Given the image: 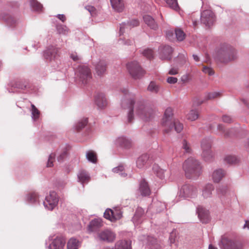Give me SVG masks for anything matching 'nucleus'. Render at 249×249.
Returning a JSON list of instances; mask_svg holds the SVG:
<instances>
[{
	"instance_id": "nucleus-1",
	"label": "nucleus",
	"mask_w": 249,
	"mask_h": 249,
	"mask_svg": "<svg viewBox=\"0 0 249 249\" xmlns=\"http://www.w3.org/2000/svg\"><path fill=\"white\" fill-rule=\"evenodd\" d=\"M124 96L121 99L120 105L122 108L128 109L127 121L132 122L134 118V113L136 117L143 122H149L154 117V111L147 106L143 101L135 103V94L129 92L127 89L122 90Z\"/></svg>"
},
{
	"instance_id": "nucleus-2",
	"label": "nucleus",
	"mask_w": 249,
	"mask_h": 249,
	"mask_svg": "<svg viewBox=\"0 0 249 249\" xmlns=\"http://www.w3.org/2000/svg\"><path fill=\"white\" fill-rule=\"evenodd\" d=\"M213 57L217 63L227 64L236 59L237 52L230 44L221 43L215 47Z\"/></svg>"
},
{
	"instance_id": "nucleus-3",
	"label": "nucleus",
	"mask_w": 249,
	"mask_h": 249,
	"mask_svg": "<svg viewBox=\"0 0 249 249\" xmlns=\"http://www.w3.org/2000/svg\"><path fill=\"white\" fill-rule=\"evenodd\" d=\"M182 167L188 178L196 179L201 174V167L199 162L193 157L188 158L184 162Z\"/></svg>"
},
{
	"instance_id": "nucleus-4",
	"label": "nucleus",
	"mask_w": 249,
	"mask_h": 249,
	"mask_svg": "<svg viewBox=\"0 0 249 249\" xmlns=\"http://www.w3.org/2000/svg\"><path fill=\"white\" fill-rule=\"evenodd\" d=\"M173 109L171 107H168L165 111L162 119V125L165 127V131L168 133L174 127L175 131L177 133L180 132L183 129V124L177 120L172 121L173 117Z\"/></svg>"
},
{
	"instance_id": "nucleus-5",
	"label": "nucleus",
	"mask_w": 249,
	"mask_h": 249,
	"mask_svg": "<svg viewBox=\"0 0 249 249\" xmlns=\"http://www.w3.org/2000/svg\"><path fill=\"white\" fill-rule=\"evenodd\" d=\"M44 58L48 62L54 70H60L61 63L57 54V48L53 46H50L43 52Z\"/></svg>"
},
{
	"instance_id": "nucleus-6",
	"label": "nucleus",
	"mask_w": 249,
	"mask_h": 249,
	"mask_svg": "<svg viewBox=\"0 0 249 249\" xmlns=\"http://www.w3.org/2000/svg\"><path fill=\"white\" fill-rule=\"evenodd\" d=\"M75 79L77 82L82 85H86L91 78L90 69L86 65H80L75 71Z\"/></svg>"
},
{
	"instance_id": "nucleus-7",
	"label": "nucleus",
	"mask_w": 249,
	"mask_h": 249,
	"mask_svg": "<svg viewBox=\"0 0 249 249\" xmlns=\"http://www.w3.org/2000/svg\"><path fill=\"white\" fill-rule=\"evenodd\" d=\"M126 68L131 77L134 79L142 78L145 73L139 63L136 61H132L126 64Z\"/></svg>"
},
{
	"instance_id": "nucleus-8",
	"label": "nucleus",
	"mask_w": 249,
	"mask_h": 249,
	"mask_svg": "<svg viewBox=\"0 0 249 249\" xmlns=\"http://www.w3.org/2000/svg\"><path fill=\"white\" fill-rule=\"evenodd\" d=\"M66 243L65 239L61 236L50 235L46 241L48 249H63Z\"/></svg>"
},
{
	"instance_id": "nucleus-9",
	"label": "nucleus",
	"mask_w": 249,
	"mask_h": 249,
	"mask_svg": "<svg viewBox=\"0 0 249 249\" xmlns=\"http://www.w3.org/2000/svg\"><path fill=\"white\" fill-rule=\"evenodd\" d=\"M179 196L184 198H195L197 196V188L193 185L184 184L179 189Z\"/></svg>"
},
{
	"instance_id": "nucleus-10",
	"label": "nucleus",
	"mask_w": 249,
	"mask_h": 249,
	"mask_svg": "<svg viewBox=\"0 0 249 249\" xmlns=\"http://www.w3.org/2000/svg\"><path fill=\"white\" fill-rule=\"evenodd\" d=\"M94 238L97 241L111 243L115 240L116 234L112 231L106 229L97 232Z\"/></svg>"
},
{
	"instance_id": "nucleus-11",
	"label": "nucleus",
	"mask_w": 249,
	"mask_h": 249,
	"mask_svg": "<svg viewBox=\"0 0 249 249\" xmlns=\"http://www.w3.org/2000/svg\"><path fill=\"white\" fill-rule=\"evenodd\" d=\"M58 201L59 199L56 193L54 191H51L49 195L46 196L43 203L46 209L52 211L57 206Z\"/></svg>"
},
{
	"instance_id": "nucleus-12",
	"label": "nucleus",
	"mask_w": 249,
	"mask_h": 249,
	"mask_svg": "<svg viewBox=\"0 0 249 249\" xmlns=\"http://www.w3.org/2000/svg\"><path fill=\"white\" fill-rule=\"evenodd\" d=\"M219 246L221 249H241L243 245L238 241H234L227 237L222 238Z\"/></svg>"
},
{
	"instance_id": "nucleus-13",
	"label": "nucleus",
	"mask_w": 249,
	"mask_h": 249,
	"mask_svg": "<svg viewBox=\"0 0 249 249\" xmlns=\"http://www.w3.org/2000/svg\"><path fill=\"white\" fill-rule=\"evenodd\" d=\"M201 148L202 150V156L204 160L208 161L213 157L212 153L211 150V141L209 138H205L201 142Z\"/></svg>"
},
{
	"instance_id": "nucleus-14",
	"label": "nucleus",
	"mask_w": 249,
	"mask_h": 249,
	"mask_svg": "<svg viewBox=\"0 0 249 249\" xmlns=\"http://www.w3.org/2000/svg\"><path fill=\"white\" fill-rule=\"evenodd\" d=\"M200 21L206 26L210 27L215 21V15L211 10H204L201 14Z\"/></svg>"
},
{
	"instance_id": "nucleus-15",
	"label": "nucleus",
	"mask_w": 249,
	"mask_h": 249,
	"mask_svg": "<svg viewBox=\"0 0 249 249\" xmlns=\"http://www.w3.org/2000/svg\"><path fill=\"white\" fill-rule=\"evenodd\" d=\"M113 143L116 147L123 149H129L132 146L131 140L124 136L115 138L113 141Z\"/></svg>"
},
{
	"instance_id": "nucleus-16",
	"label": "nucleus",
	"mask_w": 249,
	"mask_h": 249,
	"mask_svg": "<svg viewBox=\"0 0 249 249\" xmlns=\"http://www.w3.org/2000/svg\"><path fill=\"white\" fill-rule=\"evenodd\" d=\"M160 57L162 60H170L172 58L173 49L169 45L160 46L159 48Z\"/></svg>"
},
{
	"instance_id": "nucleus-17",
	"label": "nucleus",
	"mask_w": 249,
	"mask_h": 249,
	"mask_svg": "<svg viewBox=\"0 0 249 249\" xmlns=\"http://www.w3.org/2000/svg\"><path fill=\"white\" fill-rule=\"evenodd\" d=\"M196 213L200 221L203 223H207L210 220L209 211L202 206L196 208Z\"/></svg>"
},
{
	"instance_id": "nucleus-18",
	"label": "nucleus",
	"mask_w": 249,
	"mask_h": 249,
	"mask_svg": "<svg viewBox=\"0 0 249 249\" xmlns=\"http://www.w3.org/2000/svg\"><path fill=\"white\" fill-rule=\"evenodd\" d=\"M94 101L99 109H105L107 106L108 103L107 98L103 93H97L95 97Z\"/></svg>"
},
{
	"instance_id": "nucleus-19",
	"label": "nucleus",
	"mask_w": 249,
	"mask_h": 249,
	"mask_svg": "<svg viewBox=\"0 0 249 249\" xmlns=\"http://www.w3.org/2000/svg\"><path fill=\"white\" fill-rule=\"evenodd\" d=\"M139 21L137 19H132L128 20L126 22H122L120 24V35H122L124 34L125 29H130L131 28L139 25Z\"/></svg>"
},
{
	"instance_id": "nucleus-20",
	"label": "nucleus",
	"mask_w": 249,
	"mask_h": 249,
	"mask_svg": "<svg viewBox=\"0 0 249 249\" xmlns=\"http://www.w3.org/2000/svg\"><path fill=\"white\" fill-rule=\"evenodd\" d=\"M103 225V221L101 218H95L89 222L88 225V231L89 232H96Z\"/></svg>"
},
{
	"instance_id": "nucleus-21",
	"label": "nucleus",
	"mask_w": 249,
	"mask_h": 249,
	"mask_svg": "<svg viewBox=\"0 0 249 249\" xmlns=\"http://www.w3.org/2000/svg\"><path fill=\"white\" fill-rule=\"evenodd\" d=\"M139 192L143 196H148L151 194V191L147 182L144 179L140 182Z\"/></svg>"
},
{
	"instance_id": "nucleus-22",
	"label": "nucleus",
	"mask_w": 249,
	"mask_h": 249,
	"mask_svg": "<svg viewBox=\"0 0 249 249\" xmlns=\"http://www.w3.org/2000/svg\"><path fill=\"white\" fill-rule=\"evenodd\" d=\"M78 181L84 185L87 184L90 180V175L84 170H80L77 175Z\"/></svg>"
},
{
	"instance_id": "nucleus-23",
	"label": "nucleus",
	"mask_w": 249,
	"mask_h": 249,
	"mask_svg": "<svg viewBox=\"0 0 249 249\" xmlns=\"http://www.w3.org/2000/svg\"><path fill=\"white\" fill-rule=\"evenodd\" d=\"M94 66L96 73L98 75L101 76L105 73L107 68V63L105 60H99Z\"/></svg>"
},
{
	"instance_id": "nucleus-24",
	"label": "nucleus",
	"mask_w": 249,
	"mask_h": 249,
	"mask_svg": "<svg viewBox=\"0 0 249 249\" xmlns=\"http://www.w3.org/2000/svg\"><path fill=\"white\" fill-rule=\"evenodd\" d=\"M214 187L212 184L208 183L205 185L202 190V196L204 199L212 197V192Z\"/></svg>"
},
{
	"instance_id": "nucleus-25",
	"label": "nucleus",
	"mask_w": 249,
	"mask_h": 249,
	"mask_svg": "<svg viewBox=\"0 0 249 249\" xmlns=\"http://www.w3.org/2000/svg\"><path fill=\"white\" fill-rule=\"evenodd\" d=\"M113 9L117 12H122L124 9L123 0H110Z\"/></svg>"
},
{
	"instance_id": "nucleus-26",
	"label": "nucleus",
	"mask_w": 249,
	"mask_h": 249,
	"mask_svg": "<svg viewBox=\"0 0 249 249\" xmlns=\"http://www.w3.org/2000/svg\"><path fill=\"white\" fill-rule=\"evenodd\" d=\"M39 196L36 192L28 194L25 196L26 202L30 204H35L39 202Z\"/></svg>"
},
{
	"instance_id": "nucleus-27",
	"label": "nucleus",
	"mask_w": 249,
	"mask_h": 249,
	"mask_svg": "<svg viewBox=\"0 0 249 249\" xmlns=\"http://www.w3.org/2000/svg\"><path fill=\"white\" fill-rule=\"evenodd\" d=\"M226 172L221 168L217 169L212 174V179L213 182L218 183L221 181L222 178L225 176Z\"/></svg>"
},
{
	"instance_id": "nucleus-28",
	"label": "nucleus",
	"mask_w": 249,
	"mask_h": 249,
	"mask_svg": "<svg viewBox=\"0 0 249 249\" xmlns=\"http://www.w3.org/2000/svg\"><path fill=\"white\" fill-rule=\"evenodd\" d=\"M149 158L147 154H143L140 156L136 160L137 167L139 169L144 168L147 165Z\"/></svg>"
},
{
	"instance_id": "nucleus-29",
	"label": "nucleus",
	"mask_w": 249,
	"mask_h": 249,
	"mask_svg": "<svg viewBox=\"0 0 249 249\" xmlns=\"http://www.w3.org/2000/svg\"><path fill=\"white\" fill-rule=\"evenodd\" d=\"M144 22L151 29L156 30L158 28V25L154 19L150 16L146 15L143 17Z\"/></svg>"
},
{
	"instance_id": "nucleus-30",
	"label": "nucleus",
	"mask_w": 249,
	"mask_h": 249,
	"mask_svg": "<svg viewBox=\"0 0 249 249\" xmlns=\"http://www.w3.org/2000/svg\"><path fill=\"white\" fill-rule=\"evenodd\" d=\"M116 249H131L130 240H120L115 244Z\"/></svg>"
},
{
	"instance_id": "nucleus-31",
	"label": "nucleus",
	"mask_w": 249,
	"mask_h": 249,
	"mask_svg": "<svg viewBox=\"0 0 249 249\" xmlns=\"http://www.w3.org/2000/svg\"><path fill=\"white\" fill-rule=\"evenodd\" d=\"M151 207L157 213H160L165 209L166 206L164 203L161 202L158 200H153L151 204Z\"/></svg>"
},
{
	"instance_id": "nucleus-32",
	"label": "nucleus",
	"mask_w": 249,
	"mask_h": 249,
	"mask_svg": "<svg viewBox=\"0 0 249 249\" xmlns=\"http://www.w3.org/2000/svg\"><path fill=\"white\" fill-rule=\"evenodd\" d=\"M152 169L154 174L160 179H163L164 178V170L160 168L158 164H154Z\"/></svg>"
},
{
	"instance_id": "nucleus-33",
	"label": "nucleus",
	"mask_w": 249,
	"mask_h": 249,
	"mask_svg": "<svg viewBox=\"0 0 249 249\" xmlns=\"http://www.w3.org/2000/svg\"><path fill=\"white\" fill-rule=\"evenodd\" d=\"M227 186L219 185L216 189L217 196L220 199L224 198L227 194Z\"/></svg>"
},
{
	"instance_id": "nucleus-34",
	"label": "nucleus",
	"mask_w": 249,
	"mask_h": 249,
	"mask_svg": "<svg viewBox=\"0 0 249 249\" xmlns=\"http://www.w3.org/2000/svg\"><path fill=\"white\" fill-rule=\"evenodd\" d=\"M80 242L75 238H71L68 242L67 249H78Z\"/></svg>"
},
{
	"instance_id": "nucleus-35",
	"label": "nucleus",
	"mask_w": 249,
	"mask_h": 249,
	"mask_svg": "<svg viewBox=\"0 0 249 249\" xmlns=\"http://www.w3.org/2000/svg\"><path fill=\"white\" fill-rule=\"evenodd\" d=\"M161 87L154 81L150 82L147 87V90L153 93H158L160 91Z\"/></svg>"
},
{
	"instance_id": "nucleus-36",
	"label": "nucleus",
	"mask_w": 249,
	"mask_h": 249,
	"mask_svg": "<svg viewBox=\"0 0 249 249\" xmlns=\"http://www.w3.org/2000/svg\"><path fill=\"white\" fill-rule=\"evenodd\" d=\"M88 123V118H83L80 119L75 123L73 128L77 130H79L84 128Z\"/></svg>"
},
{
	"instance_id": "nucleus-37",
	"label": "nucleus",
	"mask_w": 249,
	"mask_h": 249,
	"mask_svg": "<svg viewBox=\"0 0 249 249\" xmlns=\"http://www.w3.org/2000/svg\"><path fill=\"white\" fill-rule=\"evenodd\" d=\"M30 4L32 10L34 11L40 12L43 9L42 5L36 0H31Z\"/></svg>"
},
{
	"instance_id": "nucleus-38",
	"label": "nucleus",
	"mask_w": 249,
	"mask_h": 249,
	"mask_svg": "<svg viewBox=\"0 0 249 249\" xmlns=\"http://www.w3.org/2000/svg\"><path fill=\"white\" fill-rule=\"evenodd\" d=\"M56 29L57 33L60 35L67 36L69 33L68 28L66 26L61 24H57L56 25Z\"/></svg>"
},
{
	"instance_id": "nucleus-39",
	"label": "nucleus",
	"mask_w": 249,
	"mask_h": 249,
	"mask_svg": "<svg viewBox=\"0 0 249 249\" xmlns=\"http://www.w3.org/2000/svg\"><path fill=\"white\" fill-rule=\"evenodd\" d=\"M15 87L21 90H26L29 88V82L26 80H20L16 82Z\"/></svg>"
},
{
	"instance_id": "nucleus-40",
	"label": "nucleus",
	"mask_w": 249,
	"mask_h": 249,
	"mask_svg": "<svg viewBox=\"0 0 249 249\" xmlns=\"http://www.w3.org/2000/svg\"><path fill=\"white\" fill-rule=\"evenodd\" d=\"M30 112L32 120L34 122L36 121L39 117L40 111L34 104H31Z\"/></svg>"
},
{
	"instance_id": "nucleus-41",
	"label": "nucleus",
	"mask_w": 249,
	"mask_h": 249,
	"mask_svg": "<svg viewBox=\"0 0 249 249\" xmlns=\"http://www.w3.org/2000/svg\"><path fill=\"white\" fill-rule=\"evenodd\" d=\"M141 53L148 59L153 58L154 52L151 49L145 48L140 50Z\"/></svg>"
},
{
	"instance_id": "nucleus-42",
	"label": "nucleus",
	"mask_w": 249,
	"mask_h": 249,
	"mask_svg": "<svg viewBox=\"0 0 249 249\" xmlns=\"http://www.w3.org/2000/svg\"><path fill=\"white\" fill-rule=\"evenodd\" d=\"M112 171L114 173L118 174L122 178L126 177L127 176V174L124 172V167L122 165L113 168Z\"/></svg>"
},
{
	"instance_id": "nucleus-43",
	"label": "nucleus",
	"mask_w": 249,
	"mask_h": 249,
	"mask_svg": "<svg viewBox=\"0 0 249 249\" xmlns=\"http://www.w3.org/2000/svg\"><path fill=\"white\" fill-rule=\"evenodd\" d=\"M168 6L175 11H178L179 7L177 0H164Z\"/></svg>"
},
{
	"instance_id": "nucleus-44",
	"label": "nucleus",
	"mask_w": 249,
	"mask_h": 249,
	"mask_svg": "<svg viewBox=\"0 0 249 249\" xmlns=\"http://www.w3.org/2000/svg\"><path fill=\"white\" fill-rule=\"evenodd\" d=\"M198 117V112L197 110L196 109L191 110L187 115V119L191 121L196 120Z\"/></svg>"
},
{
	"instance_id": "nucleus-45",
	"label": "nucleus",
	"mask_w": 249,
	"mask_h": 249,
	"mask_svg": "<svg viewBox=\"0 0 249 249\" xmlns=\"http://www.w3.org/2000/svg\"><path fill=\"white\" fill-rule=\"evenodd\" d=\"M224 160L225 163L232 164L236 163L238 161V159L234 156L227 155L225 156Z\"/></svg>"
},
{
	"instance_id": "nucleus-46",
	"label": "nucleus",
	"mask_w": 249,
	"mask_h": 249,
	"mask_svg": "<svg viewBox=\"0 0 249 249\" xmlns=\"http://www.w3.org/2000/svg\"><path fill=\"white\" fill-rule=\"evenodd\" d=\"M86 158L87 160L93 163H95L97 160L96 156L93 151H88L86 153Z\"/></svg>"
},
{
	"instance_id": "nucleus-47",
	"label": "nucleus",
	"mask_w": 249,
	"mask_h": 249,
	"mask_svg": "<svg viewBox=\"0 0 249 249\" xmlns=\"http://www.w3.org/2000/svg\"><path fill=\"white\" fill-rule=\"evenodd\" d=\"M113 221L121 219L122 217V212L120 209H115L112 210Z\"/></svg>"
},
{
	"instance_id": "nucleus-48",
	"label": "nucleus",
	"mask_w": 249,
	"mask_h": 249,
	"mask_svg": "<svg viewBox=\"0 0 249 249\" xmlns=\"http://www.w3.org/2000/svg\"><path fill=\"white\" fill-rule=\"evenodd\" d=\"M146 240L147 241V243H148L149 245H151V249H161L160 246L159 244H153L152 242H155L156 240L155 238H153L152 237L147 236Z\"/></svg>"
},
{
	"instance_id": "nucleus-49",
	"label": "nucleus",
	"mask_w": 249,
	"mask_h": 249,
	"mask_svg": "<svg viewBox=\"0 0 249 249\" xmlns=\"http://www.w3.org/2000/svg\"><path fill=\"white\" fill-rule=\"evenodd\" d=\"M144 213V210L142 208H138L136 211L135 214L132 218L133 221L136 222Z\"/></svg>"
},
{
	"instance_id": "nucleus-50",
	"label": "nucleus",
	"mask_w": 249,
	"mask_h": 249,
	"mask_svg": "<svg viewBox=\"0 0 249 249\" xmlns=\"http://www.w3.org/2000/svg\"><path fill=\"white\" fill-rule=\"evenodd\" d=\"M175 34L177 40L179 41H182L185 38V34L183 31L180 29H178L175 30Z\"/></svg>"
},
{
	"instance_id": "nucleus-51",
	"label": "nucleus",
	"mask_w": 249,
	"mask_h": 249,
	"mask_svg": "<svg viewBox=\"0 0 249 249\" xmlns=\"http://www.w3.org/2000/svg\"><path fill=\"white\" fill-rule=\"evenodd\" d=\"M112 214V210L110 209H107L104 213V216L106 219H108L111 221H113Z\"/></svg>"
},
{
	"instance_id": "nucleus-52",
	"label": "nucleus",
	"mask_w": 249,
	"mask_h": 249,
	"mask_svg": "<svg viewBox=\"0 0 249 249\" xmlns=\"http://www.w3.org/2000/svg\"><path fill=\"white\" fill-rule=\"evenodd\" d=\"M55 154L54 153H51L49 157L48 162L47 163V167H51L53 166V162L55 160Z\"/></svg>"
},
{
	"instance_id": "nucleus-53",
	"label": "nucleus",
	"mask_w": 249,
	"mask_h": 249,
	"mask_svg": "<svg viewBox=\"0 0 249 249\" xmlns=\"http://www.w3.org/2000/svg\"><path fill=\"white\" fill-rule=\"evenodd\" d=\"M220 94V93L219 92H210L207 94L206 97L207 99H213L219 96Z\"/></svg>"
},
{
	"instance_id": "nucleus-54",
	"label": "nucleus",
	"mask_w": 249,
	"mask_h": 249,
	"mask_svg": "<svg viewBox=\"0 0 249 249\" xmlns=\"http://www.w3.org/2000/svg\"><path fill=\"white\" fill-rule=\"evenodd\" d=\"M217 129L219 131H220L222 133H224L225 136L228 137L230 136L231 135L230 131H227L225 132V130L224 128V126L222 124H219L217 126Z\"/></svg>"
},
{
	"instance_id": "nucleus-55",
	"label": "nucleus",
	"mask_w": 249,
	"mask_h": 249,
	"mask_svg": "<svg viewBox=\"0 0 249 249\" xmlns=\"http://www.w3.org/2000/svg\"><path fill=\"white\" fill-rule=\"evenodd\" d=\"M67 157V152L66 151H63L61 154H59L57 157V160L59 162H62Z\"/></svg>"
},
{
	"instance_id": "nucleus-56",
	"label": "nucleus",
	"mask_w": 249,
	"mask_h": 249,
	"mask_svg": "<svg viewBox=\"0 0 249 249\" xmlns=\"http://www.w3.org/2000/svg\"><path fill=\"white\" fill-rule=\"evenodd\" d=\"M86 9L90 13L91 16H93L95 15L96 9L94 6L88 5L86 7Z\"/></svg>"
},
{
	"instance_id": "nucleus-57",
	"label": "nucleus",
	"mask_w": 249,
	"mask_h": 249,
	"mask_svg": "<svg viewBox=\"0 0 249 249\" xmlns=\"http://www.w3.org/2000/svg\"><path fill=\"white\" fill-rule=\"evenodd\" d=\"M182 148L184 149L186 153H190L191 149L189 145L186 140H184L182 142Z\"/></svg>"
},
{
	"instance_id": "nucleus-58",
	"label": "nucleus",
	"mask_w": 249,
	"mask_h": 249,
	"mask_svg": "<svg viewBox=\"0 0 249 249\" xmlns=\"http://www.w3.org/2000/svg\"><path fill=\"white\" fill-rule=\"evenodd\" d=\"M203 71L205 73H208L209 75H213L214 74L213 70L209 67H204Z\"/></svg>"
},
{
	"instance_id": "nucleus-59",
	"label": "nucleus",
	"mask_w": 249,
	"mask_h": 249,
	"mask_svg": "<svg viewBox=\"0 0 249 249\" xmlns=\"http://www.w3.org/2000/svg\"><path fill=\"white\" fill-rule=\"evenodd\" d=\"M120 41H121V43H122L124 45H131L133 44V40L132 39H128L127 40H124V39H121L120 40Z\"/></svg>"
},
{
	"instance_id": "nucleus-60",
	"label": "nucleus",
	"mask_w": 249,
	"mask_h": 249,
	"mask_svg": "<svg viewBox=\"0 0 249 249\" xmlns=\"http://www.w3.org/2000/svg\"><path fill=\"white\" fill-rule=\"evenodd\" d=\"M167 82L169 84H175L178 81V79L174 77H169L167 78Z\"/></svg>"
},
{
	"instance_id": "nucleus-61",
	"label": "nucleus",
	"mask_w": 249,
	"mask_h": 249,
	"mask_svg": "<svg viewBox=\"0 0 249 249\" xmlns=\"http://www.w3.org/2000/svg\"><path fill=\"white\" fill-rule=\"evenodd\" d=\"M222 120L224 122L228 123H231L232 121L231 117L228 115H223Z\"/></svg>"
},
{
	"instance_id": "nucleus-62",
	"label": "nucleus",
	"mask_w": 249,
	"mask_h": 249,
	"mask_svg": "<svg viewBox=\"0 0 249 249\" xmlns=\"http://www.w3.org/2000/svg\"><path fill=\"white\" fill-rule=\"evenodd\" d=\"M178 70L176 68H172L170 69L168 72L169 74L171 75H176L178 73Z\"/></svg>"
},
{
	"instance_id": "nucleus-63",
	"label": "nucleus",
	"mask_w": 249,
	"mask_h": 249,
	"mask_svg": "<svg viewBox=\"0 0 249 249\" xmlns=\"http://www.w3.org/2000/svg\"><path fill=\"white\" fill-rule=\"evenodd\" d=\"M56 17L62 22H64L66 19L65 16L64 14H57Z\"/></svg>"
},
{
	"instance_id": "nucleus-64",
	"label": "nucleus",
	"mask_w": 249,
	"mask_h": 249,
	"mask_svg": "<svg viewBox=\"0 0 249 249\" xmlns=\"http://www.w3.org/2000/svg\"><path fill=\"white\" fill-rule=\"evenodd\" d=\"M178 59H181L182 61L185 62L186 59V54L179 53V55H178Z\"/></svg>"
}]
</instances>
